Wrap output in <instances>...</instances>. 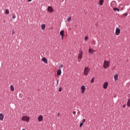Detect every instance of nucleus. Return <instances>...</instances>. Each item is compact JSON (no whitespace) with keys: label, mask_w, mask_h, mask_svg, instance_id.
Listing matches in <instances>:
<instances>
[{"label":"nucleus","mask_w":130,"mask_h":130,"mask_svg":"<svg viewBox=\"0 0 130 130\" xmlns=\"http://www.w3.org/2000/svg\"><path fill=\"white\" fill-rule=\"evenodd\" d=\"M89 72H90V69L89 67H85L83 72V74L85 76H87L88 75Z\"/></svg>","instance_id":"nucleus-2"},{"label":"nucleus","mask_w":130,"mask_h":130,"mask_svg":"<svg viewBox=\"0 0 130 130\" xmlns=\"http://www.w3.org/2000/svg\"><path fill=\"white\" fill-rule=\"evenodd\" d=\"M30 119V118L27 116H23L22 117V120L23 121H27V122H29V120Z\"/></svg>","instance_id":"nucleus-4"},{"label":"nucleus","mask_w":130,"mask_h":130,"mask_svg":"<svg viewBox=\"0 0 130 130\" xmlns=\"http://www.w3.org/2000/svg\"><path fill=\"white\" fill-rule=\"evenodd\" d=\"M42 60L45 62V63H47V59L46 58L44 57L42 58Z\"/></svg>","instance_id":"nucleus-13"},{"label":"nucleus","mask_w":130,"mask_h":130,"mask_svg":"<svg viewBox=\"0 0 130 130\" xmlns=\"http://www.w3.org/2000/svg\"><path fill=\"white\" fill-rule=\"evenodd\" d=\"M12 19H16V15L15 14H12Z\"/></svg>","instance_id":"nucleus-28"},{"label":"nucleus","mask_w":130,"mask_h":130,"mask_svg":"<svg viewBox=\"0 0 130 130\" xmlns=\"http://www.w3.org/2000/svg\"><path fill=\"white\" fill-rule=\"evenodd\" d=\"M120 34V28H116V31H115L116 35H119Z\"/></svg>","instance_id":"nucleus-6"},{"label":"nucleus","mask_w":130,"mask_h":130,"mask_svg":"<svg viewBox=\"0 0 130 130\" xmlns=\"http://www.w3.org/2000/svg\"><path fill=\"white\" fill-rule=\"evenodd\" d=\"M59 116V113L58 114V116Z\"/></svg>","instance_id":"nucleus-38"},{"label":"nucleus","mask_w":130,"mask_h":130,"mask_svg":"<svg viewBox=\"0 0 130 130\" xmlns=\"http://www.w3.org/2000/svg\"><path fill=\"white\" fill-rule=\"evenodd\" d=\"M60 35L61 36H63V35H64V31L61 30V31L60 32Z\"/></svg>","instance_id":"nucleus-19"},{"label":"nucleus","mask_w":130,"mask_h":130,"mask_svg":"<svg viewBox=\"0 0 130 130\" xmlns=\"http://www.w3.org/2000/svg\"><path fill=\"white\" fill-rule=\"evenodd\" d=\"M61 90H62L61 87H60L59 88V92H61Z\"/></svg>","instance_id":"nucleus-31"},{"label":"nucleus","mask_w":130,"mask_h":130,"mask_svg":"<svg viewBox=\"0 0 130 130\" xmlns=\"http://www.w3.org/2000/svg\"><path fill=\"white\" fill-rule=\"evenodd\" d=\"M61 39H62V40L63 39V36H61Z\"/></svg>","instance_id":"nucleus-35"},{"label":"nucleus","mask_w":130,"mask_h":130,"mask_svg":"<svg viewBox=\"0 0 130 130\" xmlns=\"http://www.w3.org/2000/svg\"><path fill=\"white\" fill-rule=\"evenodd\" d=\"M82 57H83V51L82 49L79 50V53L78 56V61L80 62L82 60Z\"/></svg>","instance_id":"nucleus-1"},{"label":"nucleus","mask_w":130,"mask_h":130,"mask_svg":"<svg viewBox=\"0 0 130 130\" xmlns=\"http://www.w3.org/2000/svg\"><path fill=\"white\" fill-rule=\"evenodd\" d=\"M22 130H25V129H22Z\"/></svg>","instance_id":"nucleus-39"},{"label":"nucleus","mask_w":130,"mask_h":130,"mask_svg":"<svg viewBox=\"0 0 130 130\" xmlns=\"http://www.w3.org/2000/svg\"><path fill=\"white\" fill-rule=\"evenodd\" d=\"M89 53H91V54H93V53H94V52H95V51L92 50V49L90 48L89 49Z\"/></svg>","instance_id":"nucleus-12"},{"label":"nucleus","mask_w":130,"mask_h":130,"mask_svg":"<svg viewBox=\"0 0 130 130\" xmlns=\"http://www.w3.org/2000/svg\"><path fill=\"white\" fill-rule=\"evenodd\" d=\"M0 120H4V114L3 113L0 114Z\"/></svg>","instance_id":"nucleus-14"},{"label":"nucleus","mask_w":130,"mask_h":130,"mask_svg":"<svg viewBox=\"0 0 130 130\" xmlns=\"http://www.w3.org/2000/svg\"><path fill=\"white\" fill-rule=\"evenodd\" d=\"M10 89H11V91H15V88H14V86L11 85V86H10Z\"/></svg>","instance_id":"nucleus-20"},{"label":"nucleus","mask_w":130,"mask_h":130,"mask_svg":"<svg viewBox=\"0 0 130 130\" xmlns=\"http://www.w3.org/2000/svg\"><path fill=\"white\" fill-rule=\"evenodd\" d=\"M47 10L48 12H50V13H52L54 11L53 8L50 6L48 7Z\"/></svg>","instance_id":"nucleus-7"},{"label":"nucleus","mask_w":130,"mask_h":130,"mask_svg":"<svg viewBox=\"0 0 130 130\" xmlns=\"http://www.w3.org/2000/svg\"><path fill=\"white\" fill-rule=\"evenodd\" d=\"M114 79L115 81H117L118 80V74H115L114 76Z\"/></svg>","instance_id":"nucleus-11"},{"label":"nucleus","mask_w":130,"mask_h":130,"mask_svg":"<svg viewBox=\"0 0 130 130\" xmlns=\"http://www.w3.org/2000/svg\"><path fill=\"white\" fill-rule=\"evenodd\" d=\"M126 106V105H124L123 106V108H125V107Z\"/></svg>","instance_id":"nucleus-32"},{"label":"nucleus","mask_w":130,"mask_h":130,"mask_svg":"<svg viewBox=\"0 0 130 130\" xmlns=\"http://www.w3.org/2000/svg\"><path fill=\"white\" fill-rule=\"evenodd\" d=\"M119 8H120V9H121V11L123 10V7H122V5H120Z\"/></svg>","instance_id":"nucleus-26"},{"label":"nucleus","mask_w":130,"mask_h":130,"mask_svg":"<svg viewBox=\"0 0 130 130\" xmlns=\"http://www.w3.org/2000/svg\"><path fill=\"white\" fill-rule=\"evenodd\" d=\"M57 85H58V80H57Z\"/></svg>","instance_id":"nucleus-36"},{"label":"nucleus","mask_w":130,"mask_h":130,"mask_svg":"<svg viewBox=\"0 0 130 130\" xmlns=\"http://www.w3.org/2000/svg\"><path fill=\"white\" fill-rule=\"evenodd\" d=\"M73 114H76V111H73Z\"/></svg>","instance_id":"nucleus-34"},{"label":"nucleus","mask_w":130,"mask_h":130,"mask_svg":"<svg viewBox=\"0 0 130 130\" xmlns=\"http://www.w3.org/2000/svg\"><path fill=\"white\" fill-rule=\"evenodd\" d=\"M108 67H109V61L105 60L103 64L104 68L108 69Z\"/></svg>","instance_id":"nucleus-3"},{"label":"nucleus","mask_w":130,"mask_h":130,"mask_svg":"<svg viewBox=\"0 0 130 130\" xmlns=\"http://www.w3.org/2000/svg\"><path fill=\"white\" fill-rule=\"evenodd\" d=\"M45 27H46L45 24H42V25H41V29H42V30H45Z\"/></svg>","instance_id":"nucleus-17"},{"label":"nucleus","mask_w":130,"mask_h":130,"mask_svg":"<svg viewBox=\"0 0 130 130\" xmlns=\"http://www.w3.org/2000/svg\"><path fill=\"white\" fill-rule=\"evenodd\" d=\"M12 34H15V30H12Z\"/></svg>","instance_id":"nucleus-33"},{"label":"nucleus","mask_w":130,"mask_h":130,"mask_svg":"<svg viewBox=\"0 0 130 130\" xmlns=\"http://www.w3.org/2000/svg\"><path fill=\"white\" fill-rule=\"evenodd\" d=\"M57 74L58 76H60L61 75V70H58L57 72Z\"/></svg>","instance_id":"nucleus-16"},{"label":"nucleus","mask_w":130,"mask_h":130,"mask_svg":"<svg viewBox=\"0 0 130 130\" xmlns=\"http://www.w3.org/2000/svg\"><path fill=\"white\" fill-rule=\"evenodd\" d=\"M78 113H80V112H79Z\"/></svg>","instance_id":"nucleus-40"},{"label":"nucleus","mask_w":130,"mask_h":130,"mask_svg":"<svg viewBox=\"0 0 130 130\" xmlns=\"http://www.w3.org/2000/svg\"><path fill=\"white\" fill-rule=\"evenodd\" d=\"M104 3V0H100V6H103V3Z\"/></svg>","instance_id":"nucleus-18"},{"label":"nucleus","mask_w":130,"mask_h":130,"mask_svg":"<svg viewBox=\"0 0 130 130\" xmlns=\"http://www.w3.org/2000/svg\"><path fill=\"white\" fill-rule=\"evenodd\" d=\"M62 68H63L62 64H60L59 66V69H62Z\"/></svg>","instance_id":"nucleus-25"},{"label":"nucleus","mask_w":130,"mask_h":130,"mask_svg":"<svg viewBox=\"0 0 130 130\" xmlns=\"http://www.w3.org/2000/svg\"><path fill=\"white\" fill-rule=\"evenodd\" d=\"M27 2H31V0H28V1H27Z\"/></svg>","instance_id":"nucleus-37"},{"label":"nucleus","mask_w":130,"mask_h":130,"mask_svg":"<svg viewBox=\"0 0 130 130\" xmlns=\"http://www.w3.org/2000/svg\"><path fill=\"white\" fill-rule=\"evenodd\" d=\"M5 14H6V15H9V14H10V11H9V10H5Z\"/></svg>","instance_id":"nucleus-21"},{"label":"nucleus","mask_w":130,"mask_h":130,"mask_svg":"<svg viewBox=\"0 0 130 130\" xmlns=\"http://www.w3.org/2000/svg\"><path fill=\"white\" fill-rule=\"evenodd\" d=\"M113 11H114L115 12L116 11H117V12H119V9H118V8H113Z\"/></svg>","instance_id":"nucleus-23"},{"label":"nucleus","mask_w":130,"mask_h":130,"mask_svg":"<svg viewBox=\"0 0 130 130\" xmlns=\"http://www.w3.org/2000/svg\"><path fill=\"white\" fill-rule=\"evenodd\" d=\"M123 15L125 16V17H126V16H127V13H124L123 14Z\"/></svg>","instance_id":"nucleus-30"},{"label":"nucleus","mask_w":130,"mask_h":130,"mask_svg":"<svg viewBox=\"0 0 130 130\" xmlns=\"http://www.w3.org/2000/svg\"><path fill=\"white\" fill-rule=\"evenodd\" d=\"M111 7H112V8H115V7H116V3L115 2H112L111 4Z\"/></svg>","instance_id":"nucleus-9"},{"label":"nucleus","mask_w":130,"mask_h":130,"mask_svg":"<svg viewBox=\"0 0 130 130\" xmlns=\"http://www.w3.org/2000/svg\"><path fill=\"white\" fill-rule=\"evenodd\" d=\"M68 22H71V21H72V17H68Z\"/></svg>","instance_id":"nucleus-24"},{"label":"nucleus","mask_w":130,"mask_h":130,"mask_svg":"<svg viewBox=\"0 0 130 130\" xmlns=\"http://www.w3.org/2000/svg\"><path fill=\"white\" fill-rule=\"evenodd\" d=\"M94 81H95V78H92L91 80V83H94Z\"/></svg>","instance_id":"nucleus-27"},{"label":"nucleus","mask_w":130,"mask_h":130,"mask_svg":"<svg viewBox=\"0 0 130 130\" xmlns=\"http://www.w3.org/2000/svg\"><path fill=\"white\" fill-rule=\"evenodd\" d=\"M38 120L40 122H41L43 120V117L42 115H40L38 117Z\"/></svg>","instance_id":"nucleus-10"},{"label":"nucleus","mask_w":130,"mask_h":130,"mask_svg":"<svg viewBox=\"0 0 130 130\" xmlns=\"http://www.w3.org/2000/svg\"><path fill=\"white\" fill-rule=\"evenodd\" d=\"M85 121H86V119H83L82 122L80 123V127H82V126H83V123H84V122H85Z\"/></svg>","instance_id":"nucleus-15"},{"label":"nucleus","mask_w":130,"mask_h":130,"mask_svg":"<svg viewBox=\"0 0 130 130\" xmlns=\"http://www.w3.org/2000/svg\"><path fill=\"white\" fill-rule=\"evenodd\" d=\"M127 106H128V107H130V99L127 101Z\"/></svg>","instance_id":"nucleus-22"},{"label":"nucleus","mask_w":130,"mask_h":130,"mask_svg":"<svg viewBox=\"0 0 130 130\" xmlns=\"http://www.w3.org/2000/svg\"><path fill=\"white\" fill-rule=\"evenodd\" d=\"M88 37H85V41H87V40H88Z\"/></svg>","instance_id":"nucleus-29"},{"label":"nucleus","mask_w":130,"mask_h":130,"mask_svg":"<svg viewBox=\"0 0 130 130\" xmlns=\"http://www.w3.org/2000/svg\"><path fill=\"white\" fill-rule=\"evenodd\" d=\"M107 87H108V82H106L103 85V88L104 89H107Z\"/></svg>","instance_id":"nucleus-8"},{"label":"nucleus","mask_w":130,"mask_h":130,"mask_svg":"<svg viewBox=\"0 0 130 130\" xmlns=\"http://www.w3.org/2000/svg\"><path fill=\"white\" fill-rule=\"evenodd\" d=\"M81 89L82 94H84V93H85V90H86V87L85 85H82L81 87Z\"/></svg>","instance_id":"nucleus-5"}]
</instances>
